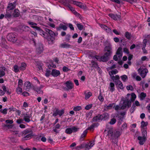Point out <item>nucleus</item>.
I'll list each match as a JSON object with an SVG mask.
<instances>
[{"label":"nucleus","mask_w":150,"mask_h":150,"mask_svg":"<svg viewBox=\"0 0 150 150\" xmlns=\"http://www.w3.org/2000/svg\"><path fill=\"white\" fill-rule=\"evenodd\" d=\"M131 102L127 98L125 99H122L120 103V106H121V109H124L127 107L129 108L131 105Z\"/></svg>","instance_id":"f257e3e1"},{"label":"nucleus","mask_w":150,"mask_h":150,"mask_svg":"<svg viewBox=\"0 0 150 150\" xmlns=\"http://www.w3.org/2000/svg\"><path fill=\"white\" fill-rule=\"evenodd\" d=\"M22 135L23 137V140H27L30 139L33 135L32 132L31 130L26 129L22 132Z\"/></svg>","instance_id":"f03ea898"},{"label":"nucleus","mask_w":150,"mask_h":150,"mask_svg":"<svg viewBox=\"0 0 150 150\" xmlns=\"http://www.w3.org/2000/svg\"><path fill=\"white\" fill-rule=\"evenodd\" d=\"M118 72V71L116 69H114L109 71V74L110 76L111 79L113 81H114L115 79H120V77L118 75H117L115 76H114V75L117 74Z\"/></svg>","instance_id":"7ed1b4c3"},{"label":"nucleus","mask_w":150,"mask_h":150,"mask_svg":"<svg viewBox=\"0 0 150 150\" xmlns=\"http://www.w3.org/2000/svg\"><path fill=\"white\" fill-rule=\"evenodd\" d=\"M7 39L9 41L13 42H15L17 40L16 35L13 33L8 34L7 36Z\"/></svg>","instance_id":"20e7f679"},{"label":"nucleus","mask_w":150,"mask_h":150,"mask_svg":"<svg viewBox=\"0 0 150 150\" xmlns=\"http://www.w3.org/2000/svg\"><path fill=\"white\" fill-rule=\"evenodd\" d=\"M104 51L105 52V55L109 57L112 54V47L111 45H109L105 47Z\"/></svg>","instance_id":"39448f33"},{"label":"nucleus","mask_w":150,"mask_h":150,"mask_svg":"<svg viewBox=\"0 0 150 150\" xmlns=\"http://www.w3.org/2000/svg\"><path fill=\"white\" fill-rule=\"evenodd\" d=\"M138 71L141 76L143 78L145 77L148 72V70L147 69L142 68H139L138 70Z\"/></svg>","instance_id":"423d86ee"},{"label":"nucleus","mask_w":150,"mask_h":150,"mask_svg":"<svg viewBox=\"0 0 150 150\" xmlns=\"http://www.w3.org/2000/svg\"><path fill=\"white\" fill-rule=\"evenodd\" d=\"M44 86L43 85H40V87H38L36 85L33 86V90L36 92L38 94H43V91L41 90V89L43 88Z\"/></svg>","instance_id":"0eeeda50"},{"label":"nucleus","mask_w":150,"mask_h":150,"mask_svg":"<svg viewBox=\"0 0 150 150\" xmlns=\"http://www.w3.org/2000/svg\"><path fill=\"white\" fill-rule=\"evenodd\" d=\"M45 30L47 33H48L50 35L51 37L50 38H48V40L49 41H51L52 42L54 40V38L53 36L55 35V33L52 31L50 30L47 28H45Z\"/></svg>","instance_id":"6e6552de"},{"label":"nucleus","mask_w":150,"mask_h":150,"mask_svg":"<svg viewBox=\"0 0 150 150\" xmlns=\"http://www.w3.org/2000/svg\"><path fill=\"white\" fill-rule=\"evenodd\" d=\"M113 81L115 82V85L120 89H122L123 88V84L119 79H115Z\"/></svg>","instance_id":"1a4fd4ad"},{"label":"nucleus","mask_w":150,"mask_h":150,"mask_svg":"<svg viewBox=\"0 0 150 150\" xmlns=\"http://www.w3.org/2000/svg\"><path fill=\"white\" fill-rule=\"evenodd\" d=\"M28 23L30 25L31 27L35 29L36 30H40V27L37 26V23L30 21L28 22Z\"/></svg>","instance_id":"9d476101"},{"label":"nucleus","mask_w":150,"mask_h":150,"mask_svg":"<svg viewBox=\"0 0 150 150\" xmlns=\"http://www.w3.org/2000/svg\"><path fill=\"white\" fill-rule=\"evenodd\" d=\"M137 139L139 140V144L141 145H143L146 140V138L141 136H139Z\"/></svg>","instance_id":"9b49d317"},{"label":"nucleus","mask_w":150,"mask_h":150,"mask_svg":"<svg viewBox=\"0 0 150 150\" xmlns=\"http://www.w3.org/2000/svg\"><path fill=\"white\" fill-rule=\"evenodd\" d=\"M94 141H91L87 144L84 145V147L85 148L86 150H88L91 149L94 145Z\"/></svg>","instance_id":"f8f14e48"},{"label":"nucleus","mask_w":150,"mask_h":150,"mask_svg":"<svg viewBox=\"0 0 150 150\" xmlns=\"http://www.w3.org/2000/svg\"><path fill=\"white\" fill-rule=\"evenodd\" d=\"M109 16L110 17L115 20H117L120 19L121 16L120 15L112 14H110Z\"/></svg>","instance_id":"ddd939ff"},{"label":"nucleus","mask_w":150,"mask_h":150,"mask_svg":"<svg viewBox=\"0 0 150 150\" xmlns=\"http://www.w3.org/2000/svg\"><path fill=\"white\" fill-rule=\"evenodd\" d=\"M121 134L120 132L118 131H115L113 132L112 139H115L119 137Z\"/></svg>","instance_id":"4468645a"},{"label":"nucleus","mask_w":150,"mask_h":150,"mask_svg":"<svg viewBox=\"0 0 150 150\" xmlns=\"http://www.w3.org/2000/svg\"><path fill=\"white\" fill-rule=\"evenodd\" d=\"M72 3L81 8H85L84 5L80 2L76 1H73Z\"/></svg>","instance_id":"2eb2a0df"},{"label":"nucleus","mask_w":150,"mask_h":150,"mask_svg":"<svg viewBox=\"0 0 150 150\" xmlns=\"http://www.w3.org/2000/svg\"><path fill=\"white\" fill-rule=\"evenodd\" d=\"M51 74L53 76L57 77L60 75V72L59 70H57L56 69H52Z\"/></svg>","instance_id":"dca6fc26"},{"label":"nucleus","mask_w":150,"mask_h":150,"mask_svg":"<svg viewBox=\"0 0 150 150\" xmlns=\"http://www.w3.org/2000/svg\"><path fill=\"white\" fill-rule=\"evenodd\" d=\"M6 68L4 66H1L0 67V77H1L5 74V71Z\"/></svg>","instance_id":"f3484780"},{"label":"nucleus","mask_w":150,"mask_h":150,"mask_svg":"<svg viewBox=\"0 0 150 150\" xmlns=\"http://www.w3.org/2000/svg\"><path fill=\"white\" fill-rule=\"evenodd\" d=\"M65 84L67 88V90L71 89L73 87V84L70 81H67L65 83Z\"/></svg>","instance_id":"a211bd4d"},{"label":"nucleus","mask_w":150,"mask_h":150,"mask_svg":"<svg viewBox=\"0 0 150 150\" xmlns=\"http://www.w3.org/2000/svg\"><path fill=\"white\" fill-rule=\"evenodd\" d=\"M122 48L121 47H119L116 52V54L118 55V57L119 58L122 57Z\"/></svg>","instance_id":"6ab92c4d"},{"label":"nucleus","mask_w":150,"mask_h":150,"mask_svg":"<svg viewBox=\"0 0 150 150\" xmlns=\"http://www.w3.org/2000/svg\"><path fill=\"white\" fill-rule=\"evenodd\" d=\"M108 90L112 92L115 90V84L114 83L111 82L110 83V85L108 87Z\"/></svg>","instance_id":"aec40b11"},{"label":"nucleus","mask_w":150,"mask_h":150,"mask_svg":"<svg viewBox=\"0 0 150 150\" xmlns=\"http://www.w3.org/2000/svg\"><path fill=\"white\" fill-rule=\"evenodd\" d=\"M19 27L20 29L24 31H28L30 29L29 27L22 24L20 25Z\"/></svg>","instance_id":"412c9836"},{"label":"nucleus","mask_w":150,"mask_h":150,"mask_svg":"<svg viewBox=\"0 0 150 150\" xmlns=\"http://www.w3.org/2000/svg\"><path fill=\"white\" fill-rule=\"evenodd\" d=\"M102 118L101 115H98L97 116L94 117L92 120L93 122H95L102 120Z\"/></svg>","instance_id":"4be33fe9"},{"label":"nucleus","mask_w":150,"mask_h":150,"mask_svg":"<svg viewBox=\"0 0 150 150\" xmlns=\"http://www.w3.org/2000/svg\"><path fill=\"white\" fill-rule=\"evenodd\" d=\"M31 116L28 115L27 114H25L23 117V120L26 122H29L30 121Z\"/></svg>","instance_id":"5701e85b"},{"label":"nucleus","mask_w":150,"mask_h":150,"mask_svg":"<svg viewBox=\"0 0 150 150\" xmlns=\"http://www.w3.org/2000/svg\"><path fill=\"white\" fill-rule=\"evenodd\" d=\"M113 132L112 128H111L108 129V135L112 139L113 135Z\"/></svg>","instance_id":"b1692460"},{"label":"nucleus","mask_w":150,"mask_h":150,"mask_svg":"<svg viewBox=\"0 0 150 150\" xmlns=\"http://www.w3.org/2000/svg\"><path fill=\"white\" fill-rule=\"evenodd\" d=\"M43 50V47L42 45H40L37 47L36 51L39 54L41 53Z\"/></svg>","instance_id":"393cba45"},{"label":"nucleus","mask_w":150,"mask_h":150,"mask_svg":"<svg viewBox=\"0 0 150 150\" xmlns=\"http://www.w3.org/2000/svg\"><path fill=\"white\" fill-rule=\"evenodd\" d=\"M15 7V6L14 4L11 3L8 4L7 9L8 11H11L13 10Z\"/></svg>","instance_id":"a878e982"},{"label":"nucleus","mask_w":150,"mask_h":150,"mask_svg":"<svg viewBox=\"0 0 150 150\" xmlns=\"http://www.w3.org/2000/svg\"><path fill=\"white\" fill-rule=\"evenodd\" d=\"M16 92L17 94H21L23 92L22 88L21 86H18L16 89Z\"/></svg>","instance_id":"bb28decb"},{"label":"nucleus","mask_w":150,"mask_h":150,"mask_svg":"<svg viewBox=\"0 0 150 150\" xmlns=\"http://www.w3.org/2000/svg\"><path fill=\"white\" fill-rule=\"evenodd\" d=\"M100 26L103 29H104L107 32H109L111 30L105 25L101 24Z\"/></svg>","instance_id":"cd10ccee"},{"label":"nucleus","mask_w":150,"mask_h":150,"mask_svg":"<svg viewBox=\"0 0 150 150\" xmlns=\"http://www.w3.org/2000/svg\"><path fill=\"white\" fill-rule=\"evenodd\" d=\"M5 122L6 123V124L5 125V126L8 127H9L10 125H8V124H11L13 123V121L12 120H6Z\"/></svg>","instance_id":"c85d7f7f"},{"label":"nucleus","mask_w":150,"mask_h":150,"mask_svg":"<svg viewBox=\"0 0 150 150\" xmlns=\"http://www.w3.org/2000/svg\"><path fill=\"white\" fill-rule=\"evenodd\" d=\"M87 133V130H86L84 131L83 133V134L81 135L80 139L81 140H83L84 138L86 136V134Z\"/></svg>","instance_id":"c756f323"},{"label":"nucleus","mask_w":150,"mask_h":150,"mask_svg":"<svg viewBox=\"0 0 150 150\" xmlns=\"http://www.w3.org/2000/svg\"><path fill=\"white\" fill-rule=\"evenodd\" d=\"M70 46V45L65 43L62 44L60 45V47L62 48H68Z\"/></svg>","instance_id":"7c9ffc66"},{"label":"nucleus","mask_w":150,"mask_h":150,"mask_svg":"<svg viewBox=\"0 0 150 150\" xmlns=\"http://www.w3.org/2000/svg\"><path fill=\"white\" fill-rule=\"evenodd\" d=\"M13 15L15 17H18L20 15L19 11L18 9L15 10Z\"/></svg>","instance_id":"2f4dec72"},{"label":"nucleus","mask_w":150,"mask_h":150,"mask_svg":"<svg viewBox=\"0 0 150 150\" xmlns=\"http://www.w3.org/2000/svg\"><path fill=\"white\" fill-rule=\"evenodd\" d=\"M142 131L143 137L146 138L147 132L146 129L145 128H143L142 129Z\"/></svg>","instance_id":"473e14b6"},{"label":"nucleus","mask_w":150,"mask_h":150,"mask_svg":"<svg viewBox=\"0 0 150 150\" xmlns=\"http://www.w3.org/2000/svg\"><path fill=\"white\" fill-rule=\"evenodd\" d=\"M12 15V13L11 11H8L7 9L6 13L5 14V17L6 18H10Z\"/></svg>","instance_id":"72a5a7b5"},{"label":"nucleus","mask_w":150,"mask_h":150,"mask_svg":"<svg viewBox=\"0 0 150 150\" xmlns=\"http://www.w3.org/2000/svg\"><path fill=\"white\" fill-rule=\"evenodd\" d=\"M102 119H104V120H106L109 118V116L108 113H105L102 115H101Z\"/></svg>","instance_id":"f704fd0d"},{"label":"nucleus","mask_w":150,"mask_h":150,"mask_svg":"<svg viewBox=\"0 0 150 150\" xmlns=\"http://www.w3.org/2000/svg\"><path fill=\"white\" fill-rule=\"evenodd\" d=\"M109 57L106 56L105 54L100 58V60L103 62H106L108 60Z\"/></svg>","instance_id":"c9c22d12"},{"label":"nucleus","mask_w":150,"mask_h":150,"mask_svg":"<svg viewBox=\"0 0 150 150\" xmlns=\"http://www.w3.org/2000/svg\"><path fill=\"white\" fill-rule=\"evenodd\" d=\"M125 36L127 39L130 40L131 37V34L128 32H127L125 33Z\"/></svg>","instance_id":"e433bc0d"},{"label":"nucleus","mask_w":150,"mask_h":150,"mask_svg":"<svg viewBox=\"0 0 150 150\" xmlns=\"http://www.w3.org/2000/svg\"><path fill=\"white\" fill-rule=\"evenodd\" d=\"M146 94L144 92L141 93L140 94V99L141 100H142L144 99L146 97Z\"/></svg>","instance_id":"4c0bfd02"},{"label":"nucleus","mask_w":150,"mask_h":150,"mask_svg":"<svg viewBox=\"0 0 150 150\" xmlns=\"http://www.w3.org/2000/svg\"><path fill=\"white\" fill-rule=\"evenodd\" d=\"M68 7L69 8V9L71 11H72L76 15L78 13L77 12L75 11L74 8L72 7H71V6L69 5L68 6Z\"/></svg>","instance_id":"58836bf2"},{"label":"nucleus","mask_w":150,"mask_h":150,"mask_svg":"<svg viewBox=\"0 0 150 150\" xmlns=\"http://www.w3.org/2000/svg\"><path fill=\"white\" fill-rule=\"evenodd\" d=\"M136 98V95L134 93L131 94V97L130 98V100L132 102L134 101L135 99Z\"/></svg>","instance_id":"ea45409f"},{"label":"nucleus","mask_w":150,"mask_h":150,"mask_svg":"<svg viewBox=\"0 0 150 150\" xmlns=\"http://www.w3.org/2000/svg\"><path fill=\"white\" fill-rule=\"evenodd\" d=\"M85 99L86 100L88 99L92 95V93L90 92H89L86 93H85Z\"/></svg>","instance_id":"a19ab883"},{"label":"nucleus","mask_w":150,"mask_h":150,"mask_svg":"<svg viewBox=\"0 0 150 150\" xmlns=\"http://www.w3.org/2000/svg\"><path fill=\"white\" fill-rule=\"evenodd\" d=\"M66 133L68 134H71L72 132L71 127L67 128L65 131Z\"/></svg>","instance_id":"79ce46f5"},{"label":"nucleus","mask_w":150,"mask_h":150,"mask_svg":"<svg viewBox=\"0 0 150 150\" xmlns=\"http://www.w3.org/2000/svg\"><path fill=\"white\" fill-rule=\"evenodd\" d=\"M57 110L58 115H59L60 116H62L64 113V111L63 109H62L61 110H59L58 109H57Z\"/></svg>","instance_id":"37998d69"},{"label":"nucleus","mask_w":150,"mask_h":150,"mask_svg":"<svg viewBox=\"0 0 150 150\" xmlns=\"http://www.w3.org/2000/svg\"><path fill=\"white\" fill-rule=\"evenodd\" d=\"M24 86H25L26 87H29V88L31 87V84L29 81L25 82L24 84Z\"/></svg>","instance_id":"c03bdc74"},{"label":"nucleus","mask_w":150,"mask_h":150,"mask_svg":"<svg viewBox=\"0 0 150 150\" xmlns=\"http://www.w3.org/2000/svg\"><path fill=\"white\" fill-rule=\"evenodd\" d=\"M72 132H75L79 130V128L76 127L75 126H73L71 127Z\"/></svg>","instance_id":"a18cd8bd"},{"label":"nucleus","mask_w":150,"mask_h":150,"mask_svg":"<svg viewBox=\"0 0 150 150\" xmlns=\"http://www.w3.org/2000/svg\"><path fill=\"white\" fill-rule=\"evenodd\" d=\"M148 122H144V121H142L141 122V126L142 128H144V127L148 125Z\"/></svg>","instance_id":"49530a36"},{"label":"nucleus","mask_w":150,"mask_h":150,"mask_svg":"<svg viewBox=\"0 0 150 150\" xmlns=\"http://www.w3.org/2000/svg\"><path fill=\"white\" fill-rule=\"evenodd\" d=\"M13 71L16 73L18 72L20 70L19 66H13Z\"/></svg>","instance_id":"de8ad7c7"},{"label":"nucleus","mask_w":150,"mask_h":150,"mask_svg":"<svg viewBox=\"0 0 150 150\" xmlns=\"http://www.w3.org/2000/svg\"><path fill=\"white\" fill-rule=\"evenodd\" d=\"M116 120L114 118L111 119L109 123L111 125H113L115 123Z\"/></svg>","instance_id":"09e8293b"},{"label":"nucleus","mask_w":150,"mask_h":150,"mask_svg":"<svg viewBox=\"0 0 150 150\" xmlns=\"http://www.w3.org/2000/svg\"><path fill=\"white\" fill-rule=\"evenodd\" d=\"M7 109L6 108H4L3 110H0V112L6 115L7 113Z\"/></svg>","instance_id":"8fccbe9b"},{"label":"nucleus","mask_w":150,"mask_h":150,"mask_svg":"<svg viewBox=\"0 0 150 150\" xmlns=\"http://www.w3.org/2000/svg\"><path fill=\"white\" fill-rule=\"evenodd\" d=\"M60 28L64 30H66L67 29V27L66 25H64L63 24H60Z\"/></svg>","instance_id":"3c124183"},{"label":"nucleus","mask_w":150,"mask_h":150,"mask_svg":"<svg viewBox=\"0 0 150 150\" xmlns=\"http://www.w3.org/2000/svg\"><path fill=\"white\" fill-rule=\"evenodd\" d=\"M81 109V107L80 106H77L74 108V110L75 111H78Z\"/></svg>","instance_id":"603ef678"},{"label":"nucleus","mask_w":150,"mask_h":150,"mask_svg":"<svg viewBox=\"0 0 150 150\" xmlns=\"http://www.w3.org/2000/svg\"><path fill=\"white\" fill-rule=\"evenodd\" d=\"M136 108H135V105L133 104L132 105V107L130 109V111L131 112V113H132L134 112V111L135 110Z\"/></svg>","instance_id":"864d4df0"},{"label":"nucleus","mask_w":150,"mask_h":150,"mask_svg":"<svg viewBox=\"0 0 150 150\" xmlns=\"http://www.w3.org/2000/svg\"><path fill=\"white\" fill-rule=\"evenodd\" d=\"M121 78L122 80L124 81H125L127 79V76L125 75H122L121 76Z\"/></svg>","instance_id":"5fc2aeb1"},{"label":"nucleus","mask_w":150,"mask_h":150,"mask_svg":"<svg viewBox=\"0 0 150 150\" xmlns=\"http://www.w3.org/2000/svg\"><path fill=\"white\" fill-rule=\"evenodd\" d=\"M16 122L18 124L23 123V119H19L17 120Z\"/></svg>","instance_id":"6e6d98bb"},{"label":"nucleus","mask_w":150,"mask_h":150,"mask_svg":"<svg viewBox=\"0 0 150 150\" xmlns=\"http://www.w3.org/2000/svg\"><path fill=\"white\" fill-rule=\"evenodd\" d=\"M38 30L39 31V32L41 35H43V36H45V32L43 31L40 28V30Z\"/></svg>","instance_id":"4d7b16f0"},{"label":"nucleus","mask_w":150,"mask_h":150,"mask_svg":"<svg viewBox=\"0 0 150 150\" xmlns=\"http://www.w3.org/2000/svg\"><path fill=\"white\" fill-rule=\"evenodd\" d=\"M126 88L128 90H130L131 91H133L134 89L133 86L130 85H129V86H127Z\"/></svg>","instance_id":"13d9d810"},{"label":"nucleus","mask_w":150,"mask_h":150,"mask_svg":"<svg viewBox=\"0 0 150 150\" xmlns=\"http://www.w3.org/2000/svg\"><path fill=\"white\" fill-rule=\"evenodd\" d=\"M23 84V81L21 79H19L18 80V86H22Z\"/></svg>","instance_id":"bf43d9fd"},{"label":"nucleus","mask_w":150,"mask_h":150,"mask_svg":"<svg viewBox=\"0 0 150 150\" xmlns=\"http://www.w3.org/2000/svg\"><path fill=\"white\" fill-rule=\"evenodd\" d=\"M77 26L78 27V28L79 30H82L83 28V26L82 25H81L80 24H77Z\"/></svg>","instance_id":"052dcab7"},{"label":"nucleus","mask_w":150,"mask_h":150,"mask_svg":"<svg viewBox=\"0 0 150 150\" xmlns=\"http://www.w3.org/2000/svg\"><path fill=\"white\" fill-rule=\"evenodd\" d=\"M115 105L114 103L110 104H109L108 105H106V108L108 109H111L113 107V105Z\"/></svg>","instance_id":"680f3d73"},{"label":"nucleus","mask_w":150,"mask_h":150,"mask_svg":"<svg viewBox=\"0 0 150 150\" xmlns=\"http://www.w3.org/2000/svg\"><path fill=\"white\" fill-rule=\"evenodd\" d=\"M114 108L117 111L118 110H120L121 109H122L121 108V106H120V105L119 106V105H116L115 106Z\"/></svg>","instance_id":"e2e57ef3"},{"label":"nucleus","mask_w":150,"mask_h":150,"mask_svg":"<svg viewBox=\"0 0 150 150\" xmlns=\"http://www.w3.org/2000/svg\"><path fill=\"white\" fill-rule=\"evenodd\" d=\"M98 99L101 101H103L104 100V98L103 96L100 94L98 97Z\"/></svg>","instance_id":"0e129e2a"},{"label":"nucleus","mask_w":150,"mask_h":150,"mask_svg":"<svg viewBox=\"0 0 150 150\" xmlns=\"http://www.w3.org/2000/svg\"><path fill=\"white\" fill-rule=\"evenodd\" d=\"M50 71L47 70L46 71V72L45 74V75L47 76L48 77L50 76Z\"/></svg>","instance_id":"69168bd1"},{"label":"nucleus","mask_w":150,"mask_h":150,"mask_svg":"<svg viewBox=\"0 0 150 150\" xmlns=\"http://www.w3.org/2000/svg\"><path fill=\"white\" fill-rule=\"evenodd\" d=\"M22 93V95L24 96H29L30 95L29 93L26 91H24Z\"/></svg>","instance_id":"338daca9"},{"label":"nucleus","mask_w":150,"mask_h":150,"mask_svg":"<svg viewBox=\"0 0 150 150\" xmlns=\"http://www.w3.org/2000/svg\"><path fill=\"white\" fill-rule=\"evenodd\" d=\"M92 106V104H89L86 105L85 107V109L87 110H88L90 109Z\"/></svg>","instance_id":"774afa93"}]
</instances>
